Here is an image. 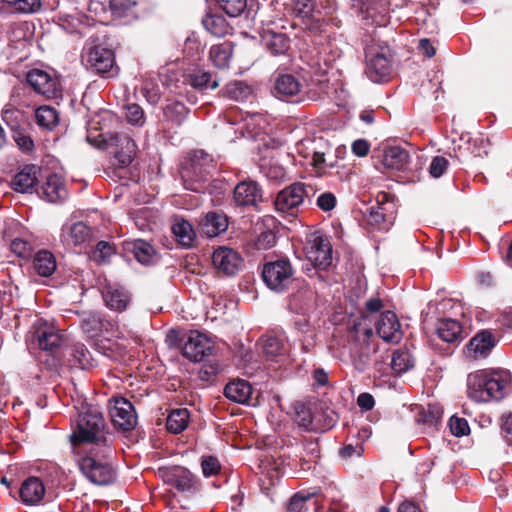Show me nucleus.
I'll return each instance as SVG.
<instances>
[{"label":"nucleus","instance_id":"1","mask_svg":"<svg viewBox=\"0 0 512 512\" xmlns=\"http://www.w3.org/2000/svg\"><path fill=\"white\" fill-rule=\"evenodd\" d=\"M73 445L88 443L96 448L95 456L106 458L111 454L109 434L102 411L95 406L83 407L70 436Z\"/></svg>","mask_w":512,"mask_h":512},{"label":"nucleus","instance_id":"2","mask_svg":"<svg viewBox=\"0 0 512 512\" xmlns=\"http://www.w3.org/2000/svg\"><path fill=\"white\" fill-rule=\"evenodd\" d=\"M213 169L211 157L204 151H196L181 171L184 187L197 193L205 192L206 182Z\"/></svg>","mask_w":512,"mask_h":512},{"label":"nucleus","instance_id":"3","mask_svg":"<svg viewBox=\"0 0 512 512\" xmlns=\"http://www.w3.org/2000/svg\"><path fill=\"white\" fill-rule=\"evenodd\" d=\"M313 188L302 182H296L282 189L276 196L275 208L277 212L296 217L305 200L309 198Z\"/></svg>","mask_w":512,"mask_h":512},{"label":"nucleus","instance_id":"4","mask_svg":"<svg viewBox=\"0 0 512 512\" xmlns=\"http://www.w3.org/2000/svg\"><path fill=\"white\" fill-rule=\"evenodd\" d=\"M373 335L371 328L364 330L365 338L361 341L359 338H354L349 341L348 345L344 347L342 355L347 353L350 363L360 373L367 370L371 362V356L376 351L375 346L368 341Z\"/></svg>","mask_w":512,"mask_h":512},{"label":"nucleus","instance_id":"5","mask_svg":"<svg viewBox=\"0 0 512 512\" xmlns=\"http://www.w3.org/2000/svg\"><path fill=\"white\" fill-rule=\"evenodd\" d=\"M377 205L369 209L366 216L367 224L379 231H387L395 221V205L391 196L380 192L376 197Z\"/></svg>","mask_w":512,"mask_h":512},{"label":"nucleus","instance_id":"6","mask_svg":"<svg viewBox=\"0 0 512 512\" xmlns=\"http://www.w3.org/2000/svg\"><path fill=\"white\" fill-rule=\"evenodd\" d=\"M304 251L306 258L315 267L325 270L331 266L332 246L329 239L320 232L308 236Z\"/></svg>","mask_w":512,"mask_h":512},{"label":"nucleus","instance_id":"7","mask_svg":"<svg viewBox=\"0 0 512 512\" xmlns=\"http://www.w3.org/2000/svg\"><path fill=\"white\" fill-rule=\"evenodd\" d=\"M262 277L271 290L283 292L293 281V269L288 260H276L264 265Z\"/></svg>","mask_w":512,"mask_h":512},{"label":"nucleus","instance_id":"8","mask_svg":"<svg viewBox=\"0 0 512 512\" xmlns=\"http://www.w3.org/2000/svg\"><path fill=\"white\" fill-rule=\"evenodd\" d=\"M78 465L83 475L94 484L108 485L115 478L114 469L107 462H103L95 456L82 457L78 461Z\"/></svg>","mask_w":512,"mask_h":512},{"label":"nucleus","instance_id":"9","mask_svg":"<svg viewBox=\"0 0 512 512\" xmlns=\"http://www.w3.org/2000/svg\"><path fill=\"white\" fill-rule=\"evenodd\" d=\"M109 413L114 426L123 431H131L137 425L134 406L123 397L109 400Z\"/></svg>","mask_w":512,"mask_h":512},{"label":"nucleus","instance_id":"10","mask_svg":"<svg viewBox=\"0 0 512 512\" xmlns=\"http://www.w3.org/2000/svg\"><path fill=\"white\" fill-rule=\"evenodd\" d=\"M26 81L38 94L53 98L60 92V81L54 72L34 68L27 72Z\"/></svg>","mask_w":512,"mask_h":512},{"label":"nucleus","instance_id":"11","mask_svg":"<svg viewBox=\"0 0 512 512\" xmlns=\"http://www.w3.org/2000/svg\"><path fill=\"white\" fill-rule=\"evenodd\" d=\"M323 144L321 138H306L297 144L296 150L303 158L311 160V164L317 169L333 168L335 166L334 161H327L325 152L319 150Z\"/></svg>","mask_w":512,"mask_h":512},{"label":"nucleus","instance_id":"12","mask_svg":"<svg viewBox=\"0 0 512 512\" xmlns=\"http://www.w3.org/2000/svg\"><path fill=\"white\" fill-rule=\"evenodd\" d=\"M212 263L218 272L233 276L241 269L242 258L231 248L219 247L213 252Z\"/></svg>","mask_w":512,"mask_h":512},{"label":"nucleus","instance_id":"13","mask_svg":"<svg viewBox=\"0 0 512 512\" xmlns=\"http://www.w3.org/2000/svg\"><path fill=\"white\" fill-rule=\"evenodd\" d=\"M82 60L86 67L96 73H106L114 66V54L110 49L102 46L90 48Z\"/></svg>","mask_w":512,"mask_h":512},{"label":"nucleus","instance_id":"14","mask_svg":"<svg viewBox=\"0 0 512 512\" xmlns=\"http://www.w3.org/2000/svg\"><path fill=\"white\" fill-rule=\"evenodd\" d=\"M211 349L210 340L204 334L193 331L184 343L182 354L190 361L200 362L210 353Z\"/></svg>","mask_w":512,"mask_h":512},{"label":"nucleus","instance_id":"15","mask_svg":"<svg viewBox=\"0 0 512 512\" xmlns=\"http://www.w3.org/2000/svg\"><path fill=\"white\" fill-rule=\"evenodd\" d=\"M487 380H480V385H488V393L490 400H501L507 394L510 384L511 376L508 371L496 370L486 372Z\"/></svg>","mask_w":512,"mask_h":512},{"label":"nucleus","instance_id":"16","mask_svg":"<svg viewBox=\"0 0 512 512\" xmlns=\"http://www.w3.org/2000/svg\"><path fill=\"white\" fill-rule=\"evenodd\" d=\"M495 338L490 331L482 330L478 332L467 343L464 354L469 359H480L487 357L495 346Z\"/></svg>","mask_w":512,"mask_h":512},{"label":"nucleus","instance_id":"17","mask_svg":"<svg viewBox=\"0 0 512 512\" xmlns=\"http://www.w3.org/2000/svg\"><path fill=\"white\" fill-rule=\"evenodd\" d=\"M33 337L42 350L53 352L62 342L61 335L47 321L38 319L34 324Z\"/></svg>","mask_w":512,"mask_h":512},{"label":"nucleus","instance_id":"18","mask_svg":"<svg viewBox=\"0 0 512 512\" xmlns=\"http://www.w3.org/2000/svg\"><path fill=\"white\" fill-rule=\"evenodd\" d=\"M391 70V61L384 53L378 52L367 58L365 73L371 81L375 83L387 81Z\"/></svg>","mask_w":512,"mask_h":512},{"label":"nucleus","instance_id":"19","mask_svg":"<svg viewBox=\"0 0 512 512\" xmlns=\"http://www.w3.org/2000/svg\"><path fill=\"white\" fill-rule=\"evenodd\" d=\"M376 331L386 342H398L401 339L399 321L392 311L383 312L376 322Z\"/></svg>","mask_w":512,"mask_h":512},{"label":"nucleus","instance_id":"20","mask_svg":"<svg viewBox=\"0 0 512 512\" xmlns=\"http://www.w3.org/2000/svg\"><path fill=\"white\" fill-rule=\"evenodd\" d=\"M234 201L238 206H256L262 199V192L254 181H242L234 188Z\"/></svg>","mask_w":512,"mask_h":512},{"label":"nucleus","instance_id":"21","mask_svg":"<svg viewBox=\"0 0 512 512\" xmlns=\"http://www.w3.org/2000/svg\"><path fill=\"white\" fill-rule=\"evenodd\" d=\"M102 296L106 306L118 312L124 311L130 302L128 291L118 284L107 285L102 291Z\"/></svg>","mask_w":512,"mask_h":512},{"label":"nucleus","instance_id":"22","mask_svg":"<svg viewBox=\"0 0 512 512\" xmlns=\"http://www.w3.org/2000/svg\"><path fill=\"white\" fill-rule=\"evenodd\" d=\"M260 36L262 44L272 55H284L290 48V40L284 33L264 28Z\"/></svg>","mask_w":512,"mask_h":512},{"label":"nucleus","instance_id":"23","mask_svg":"<svg viewBox=\"0 0 512 512\" xmlns=\"http://www.w3.org/2000/svg\"><path fill=\"white\" fill-rule=\"evenodd\" d=\"M115 142L117 150L115 152V158L121 167L128 166L136 155V144L126 134H116L112 138Z\"/></svg>","mask_w":512,"mask_h":512},{"label":"nucleus","instance_id":"24","mask_svg":"<svg viewBox=\"0 0 512 512\" xmlns=\"http://www.w3.org/2000/svg\"><path fill=\"white\" fill-rule=\"evenodd\" d=\"M45 495V487L38 477H29L21 485L20 498L27 505L40 502Z\"/></svg>","mask_w":512,"mask_h":512},{"label":"nucleus","instance_id":"25","mask_svg":"<svg viewBox=\"0 0 512 512\" xmlns=\"http://www.w3.org/2000/svg\"><path fill=\"white\" fill-rule=\"evenodd\" d=\"M224 395L239 404H249L252 395L251 385L242 379L229 382L224 389Z\"/></svg>","mask_w":512,"mask_h":512},{"label":"nucleus","instance_id":"26","mask_svg":"<svg viewBox=\"0 0 512 512\" xmlns=\"http://www.w3.org/2000/svg\"><path fill=\"white\" fill-rule=\"evenodd\" d=\"M37 183V167L34 165H26L20 170L12 181V187L20 193L32 192Z\"/></svg>","mask_w":512,"mask_h":512},{"label":"nucleus","instance_id":"27","mask_svg":"<svg viewBox=\"0 0 512 512\" xmlns=\"http://www.w3.org/2000/svg\"><path fill=\"white\" fill-rule=\"evenodd\" d=\"M480 380H487L486 371L470 374L467 379L468 396L477 403L489 402L488 385H480Z\"/></svg>","mask_w":512,"mask_h":512},{"label":"nucleus","instance_id":"28","mask_svg":"<svg viewBox=\"0 0 512 512\" xmlns=\"http://www.w3.org/2000/svg\"><path fill=\"white\" fill-rule=\"evenodd\" d=\"M91 238V229L83 222H76L63 230L62 240L66 245L78 246Z\"/></svg>","mask_w":512,"mask_h":512},{"label":"nucleus","instance_id":"29","mask_svg":"<svg viewBox=\"0 0 512 512\" xmlns=\"http://www.w3.org/2000/svg\"><path fill=\"white\" fill-rule=\"evenodd\" d=\"M43 194L51 203H56L67 197V190L61 176L51 174L47 177L43 187Z\"/></svg>","mask_w":512,"mask_h":512},{"label":"nucleus","instance_id":"30","mask_svg":"<svg viewBox=\"0 0 512 512\" xmlns=\"http://www.w3.org/2000/svg\"><path fill=\"white\" fill-rule=\"evenodd\" d=\"M436 332L439 338L447 343H456L462 338V326L455 319L445 318L439 320Z\"/></svg>","mask_w":512,"mask_h":512},{"label":"nucleus","instance_id":"31","mask_svg":"<svg viewBox=\"0 0 512 512\" xmlns=\"http://www.w3.org/2000/svg\"><path fill=\"white\" fill-rule=\"evenodd\" d=\"M167 482L182 492L191 491L195 486L192 473L183 467L172 468L167 474Z\"/></svg>","mask_w":512,"mask_h":512},{"label":"nucleus","instance_id":"32","mask_svg":"<svg viewBox=\"0 0 512 512\" xmlns=\"http://www.w3.org/2000/svg\"><path fill=\"white\" fill-rule=\"evenodd\" d=\"M409 159V153L405 149L392 146L384 150L383 165L389 169L403 170L409 163Z\"/></svg>","mask_w":512,"mask_h":512},{"label":"nucleus","instance_id":"33","mask_svg":"<svg viewBox=\"0 0 512 512\" xmlns=\"http://www.w3.org/2000/svg\"><path fill=\"white\" fill-rule=\"evenodd\" d=\"M274 89L279 97H292L300 93L302 83L292 74H282L276 78Z\"/></svg>","mask_w":512,"mask_h":512},{"label":"nucleus","instance_id":"34","mask_svg":"<svg viewBox=\"0 0 512 512\" xmlns=\"http://www.w3.org/2000/svg\"><path fill=\"white\" fill-rule=\"evenodd\" d=\"M202 230L208 237H215L228 228L227 217L218 212H209L202 222Z\"/></svg>","mask_w":512,"mask_h":512},{"label":"nucleus","instance_id":"35","mask_svg":"<svg viewBox=\"0 0 512 512\" xmlns=\"http://www.w3.org/2000/svg\"><path fill=\"white\" fill-rule=\"evenodd\" d=\"M172 233L176 240L183 247L189 248L193 245L196 233L190 222L183 218H175L172 225Z\"/></svg>","mask_w":512,"mask_h":512},{"label":"nucleus","instance_id":"36","mask_svg":"<svg viewBox=\"0 0 512 512\" xmlns=\"http://www.w3.org/2000/svg\"><path fill=\"white\" fill-rule=\"evenodd\" d=\"M112 323L103 319L99 314H89L81 322V328L88 337H97L102 332H108Z\"/></svg>","mask_w":512,"mask_h":512},{"label":"nucleus","instance_id":"37","mask_svg":"<svg viewBox=\"0 0 512 512\" xmlns=\"http://www.w3.org/2000/svg\"><path fill=\"white\" fill-rule=\"evenodd\" d=\"M233 54V46L230 42L213 45L209 51V58L213 65L219 69L229 67Z\"/></svg>","mask_w":512,"mask_h":512},{"label":"nucleus","instance_id":"38","mask_svg":"<svg viewBox=\"0 0 512 512\" xmlns=\"http://www.w3.org/2000/svg\"><path fill=\"white\" fill-rule=\"evenodd\" d=\"M204 28L213 36L223 37L230 32V25L223 15L208 14L202 20Z\"/></svg>","mask_w":512,"mask_h":512},{"label":"nucleus","instance_id":"39","mask_svg":"<svg viewBox=\"0 0 512 512\" xmlns=\"http://www.w3.org/2000/svg\"><path fill=\"white\" fill-rule=\"evenodd\" d=\"M190 420V413L186 408L172 410L167 417L166 427L174 433L179 434L186 429Z\"/></svg>","mask_w":512,"mask_h":512},{"label":"nucleus","instance_id":"40","mask_svg":"<svg viewBox=\"0 0 512 512\" xmlns=\"http://www.w3.org/2000/svg\"><path fill=\"white\" fill-rule=\"evenodd\" d=\"M190 84L199 91L214 90L219 86V79L205 70H196L190 74Z\"/></svg>","mask_w":512,"mask_h":512},{"label":"nucleus","instance_id":"41","mask_svg":"<svg viewBox=\"0 0 512 512\" xmlns=\"http://www.w3.org/2000/svg\"><path fill=\"white\" fill-rule=\"evenodd\" d=\"M34 269L40 276L48 277L56 269V261L54 255L46 250L39 251L34 258Z\"/></svg>","mask_w":512,"mask_h":512},{"label":"nucleus","instance_id":"42","mask_svg":"<svg viewBox=\"0 0 512 512\" xmlns=\"http://www.w3.org/2000/svg\"><path fill=\"white\" fill-rule=\"evenodd\" d=\"M35 117L37 124L47 130H52L58 123V112L50 106L39 107Z\"/></svg>","mask_w":512,"mask_h":512},{"label":"nucleus","instance_id":"43","mask_svg":"<svg viewBox=\"0 0 512 512\" xmlns=\"http://www.w3.org/2000/svg\"><path fill=\"white\" fill-rule=\"evenodd\" d=\"M414 366V358L406 349H399L393 353L391 367L397 373H405Z\"/></svg>","mask_w":512,"mask_h":512},{"label":"nucleus","instance_id":"44","mask_svg":"<svg viewBox=\"0 0 512 512\" xmlns=\"http://www.w3.org/2000/svg\"><path fill=\"white\" fill-rule=\"evenodd\" d=\"M189 110L186 106L178 101L168 103L164 108V115L168 121L180 125L184 122Z\"/></svg>","mask_w":512,"mask_h":512},{"label":"nucleus","instance_id":"45","mask_svg":"<svg viewBox=\"0 0 512 512\" xmlns=\"http://www.w3.org/2000/svg\"><path fill=\"white\" fill-rule=\"evenodd\" d=\"M132 246V252L139 263L148 265L153 261L155 250L149 243L137 240Z\"/></svg>","mask_w":512,"mask_h":512},{"label":"nucleus","instance_id":"46","mask_svg":"<svg viewBox=\"0 0 512 512\" xmlns=\"http://www.w3.org/2000/svg\"><path fill=\"white\" fill-rule=\"evenodd\" d=\"M252 93L251 88L242 81H234L225 87L224 94L233 100L242 101L247 99Z\"/></svg>","mask_w":512,"mask_h":512},{"label":"nucleus","instance_id":"47","mask_svg":"<svg viewBox=\"0 0 512 512\" xmlns=\"http://www.w3.org/2000/svg\"><path fill=\"white\" fill-rule=\"evenodd\" d=\"M263 354L268 359H274L282 353L283 344L278 337L267 336L261 340Z\"/></svg>","mask_w":512,"mask_h":512},{"label":"nucleus","instance_id":"48","mask_svg":"<svg viewBox=\"0 0 512 512\" xmlns=\"http://www.w3.org/2000/svg\"><path fill=\"white\" fill-rule=\"evenodd\" d=\"M71 356L74 364H78L82 369H86L92 365L91 353L84 344H74Z\"/></svg>","mask_w":512,"mask_h":512},{"label":"nucleus","instance_id":"49","mask_svg":"<svg viewBox=\"0 0 512 512\" xmlns=\"http://www.w3.org/2000/svg\"><path fill=\"white\" fill-rule=\"evenodd\" d=\"M293 11L302 19L315 17V0H291Z\"/></svg>","mask_w":512,"mask_h":512},{"label":"nucleus","instance_id":"50","mask_svg":"<svg viewBox=\"0 0 512 512\" xmlns=\"http://www.w3.org/2000/svg\"><path fill=\"white\" fill-rule=\"evenodd\" d=\"M2 2L20 13H33L40 7V0H2Z\"/></svg>","mask_w":512,"mask_h":512},{"label":"nucleus","instance_id":"51","mask_svg":"<svg viewBox=\"0 0 512 512\" xmlns=\"http://www.w3.org/2000/svg\"><path fill=\"white\" fill-rule=\"evenodd\" d=\"M297 419L299 425L307 430L314 431L319 429L316 417L309 408L301 407L300 410L297 411Z\"/></svg>","mask_w":512,"mask_h":512},{"label":"nucleus","instance_id":"52","mask_svg":"<svg viewBox=\"0 0 512 512\" xmlns=\"http://www.w3.org/2000/svg\"><path fill=\"white\" fill-rule=\"evenodd\" d=\"M114 254L115 249L109 242L100 241L93 252V259L101 263H106Z\"/></svg>","mask_w":512,"mask_h":512},{"label":"nucleus","instance_id":"53","mask_svg":"<svg viewBox=\"0 0 512 512\" xmlns=\"http://www.w3.org/2000/svg\"><path fill=\"white\" fill-rule=\"evenodd\" d=\"M223 11L231 16L240 15L246 8V0H217Z\"/></svg>","mask_w":512,"mask_h":512},{"label":"nucleus","instance_id":"54","mask_svg":"<svg viewBox=\"0 0 512 512\" xmlns=\"http://www.w3.org/2000/svg\"><path fill=\"white\" fill-rule=\"evenodd\" d=\"M201 469L205 477H210L220 471L221 465L216 457L207 455L201 458Z\"/></svg>","mask_w":512,"mask_h":512},{"label":"nucleus","instance_id":"55","mask_svg":"<svg viewBox=\"0 0 512 512\" xmlns=\"http://www.w3.org/2000/svg\"><path fill=\"white\" fill-rule=\"evenodd\" d=\"M136 6L134 0H110V8L115 16L123 17Z\"/></svg>","mask_w":512,"mask_h":512},{"label":"nucleus","instance_id":"56","mask_svg":"<svg viewBox=\"0 0 512 512\" xmlns=\"http://www.w3.org/2000/svg\"><path fill=\"white\" fill-rule=\"evenodd\" d=\"M450 431L454 436L461 437L470 431L468 422L464 418L452 416L449 421Z\"/></svg>","mask_w":512,"mask_h":512},{"label":"nucleus","instance_id":"57","mask_svg":"<svg viewBox=\"0 0 512 512\" xmlns=\"http://www.w3.org/2000/svg\"><path fill=\"white\" fill-rule=\"evenodd\" d=\"M127 121L132 125H143L145 122L144 112L137 104H130L127 106L126 111Z\"/></svg>","mask_w":512,"mask_h":512},{"label":"nucleus","instance_id":"58","mask_svg":"<svg viewBox=\"0 0 512 512\" xmlns=\"http://www.w3.org/2000/svg\"><path fill=\"white\" fill-rule=\"evenodd\" d=\"M449 162L442 156H436L432 159L429 167L430 175L434 178H439L447 170Z\"/></svg>","mask_w":512,"mask_h":512},{"label":"nucleus","instance_id":"59","mask_svg":"<svg viewBox=\"0 0 512 512\" xmlns=\"http://www.w3.org/2000/svg\"><path fill=\"white\" fill-rule=\"evenodd\" d=\"M317 206L323 211H331L336 206V197L331 192H325L318 196Z\"/></svg>","mask_w":512,"mask_h":512},{"label":"nucleus","instance_id":"60","mask_svg":"<svg viewBox=\"0 0 512 512\" xmlns=\"http://www.w3.org/2000/svg\"><path fill=\"white\" fill-rule=\"evenodd\" d=\"M310 498L311 497L309 495L304 496L298 493L293 495L287 506L288 512H302L304 510L306 501H308Z\"/></svg>","mask_w":512,"mask_h":512},{"label":"nucleus","instance_id":"61","mask_svg":"<svg viewBox=\"0 0 512 512\" xmlns=\"http://www.w3.org/2000/svg\"><path fill=\"white\" fill-rule=\"evenodd\" d=\"M11 250L13 253L20 257H26L30 254L31 245L27 241L20 238H15L11 242Z\"/></svg>","mask_w":512,"mask_h":512},{"label":"nucleus","instance_id":"62","mask_svg":"<svg viewBox=\"0 0 512 512\" xmlns=\"http://www.w3.org/2000/svg\"><path fill=\"white\" fill-rule=\"evenodd\" d=\"M246 127L250 129L251 133L257 134V129L262 128V124L265 123L263 115L255 113L246 118Z\"/></svg>","mask_w":512,"mask_h":512},{"label":"nucleus","instance_id":"63","mask_svg":"<svg viewBox=\"0 0 512 512\" xmlns=\"http://www.w3.org/2000/svg\"><path fill=\"white\" fill-rule=\"evenodd\" d=\"M14 140L17 143L18 147L25 152L31 151L34 146L31 137L22 132H15Z\"/></svg>","mask_w":512,"mask_h":512},{"label":"nucleus","instance_id":"64","mask_svg":"<svg viewBox=\"0 0 512 512\" xmlns=\"http://www.w3.org/2000/svg\"><path fill=\"white\" fill-rule=\"evenodd\" d=\"M143 96L150 104H156L159 101L160 95L157 89L152 87L150 83H145L141 89Z\"/></svg>","mask_w":512,"mask_h":512}]
</instances>
